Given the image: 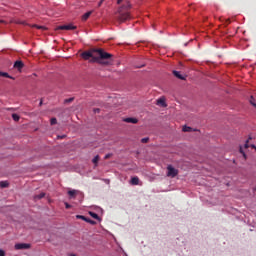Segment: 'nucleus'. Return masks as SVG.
Masks as SVG:
<instances>
[{"mask_svg":"<svg viewBox=\"0 0 256 256\" xmlns=\"http://www.w3.org/2000/svg\"><path fill=\"white\" fill-rule=\"evenodd\" d=\"M14 248L19 251L22 249H31V244H27V243H18L15 244Z\"/></svg>","mask_w":256,"mask_h":256,"instance_id":"39448f33","label":"nucleus"},{"mask_svg":"<svg viewBox=\"0 0 256 256\" xmlns=\"http://www.w3.org/2000/svg\"><path fill=\"white\" fill-rule=\"evenodd\" d=\"M253 103H255V98H253V96L250 97V104L253 105Z\"/></svg>","mask_w":256,"mask_h":256,"instance_id":"cd10ccee","label":"nucleus"},{"mask_svg":"<svg viewBox=\"0 0 256 256\" xmlns=\"http://www.w3.org/2000/svg\"><path fill=\"white\" fill-rule=\"evenodd\" d=\"M167 171V177H172V179L179 175V170L173 168L171 165L167 166Z\"/></svg>","mask_w":256,"mask_h":256,"instance_id":"7ed1b4c3","label":"nucleus"},{"mask_svg":"<svg viewBox=\"0 0 256 256\" xmlns=\"http://www.w3.org/2000/svg\"><path fill=\"white\" fill-rule=\"evenodd\" d=\"M94 53H98L99 57L93 56ZM91 51H84L81 53L82 59L84 61H89L90 63H99V65H113V54L105 52L103 49H94Z\"/></svg>","mask_w":256,"mask_h":256,"instance_id":"f257e3e1","label":"nucleus"},{"mask_svg":"<svg viewBox=\"0 0 256 256\" xmlns=\"http://www.w3.org/2000/svg\"><path fill=\"white\" fill-rule=\"evenodd\" d=\"M0 187H1L2 189H5V187H9V182H7V181H2V182H0Z\"/></svg>","mask_w":256,"mask_h":256,"instance_id":"4468645a","label":"nucleus"},{"mask_svg":"<svg viewBox=\"0 0 256 256\" xmlns=\"http://www.w3.org/2000/svg\"><path fill=\"white\" fill-rule=\"evenodd\" d=\"M129 9H131V3L129 1H126L124 5L118 8L116 19L119 23H125V21H129V19H131Z\"/></svg>","mask_w":256,"mask_h":256,"instance_id":"f03ea898","label":"nucleus"},{"mask_svg":"<svg viewBox=\"0 0 256 256\" xmlns=\"http://www.w3.org/2000/svg\"><path fill=\"white\" fill-rule=\"evenodd\" d=\"M86 223H90L91 225H95V221L87 218Z\"/></svg>","mask_w":256,"mask_h":256,"instance_id":"a878e982","label":"nucleus"},{"mask_svg":"<svg viewBox=\"0 0 256 256\" xmlns=\"http://www.w3.org/2000/svg\"><path fill=\"white\" fill-rule=\"evenodd\" d=\"M76 217H77V219H82V221H88L87 217H85L83 215H77Z\"/></svg>","mask_w":256,"mask_h":256,"instance_id":"4be33fe9","label":"nucleus"},{"mask_svg":"<svg viewBox=\"0 0 256 256\" xmlns=\"http://www.w3.org/2000/svg\"><path fill=\"white\" fill-rule=\"evenodd\" d=\"M75 98H68L66 100H64V103H72V101H74Z\"/></svg>","mask_w":256,"mask_h":256,"instance_id":"b1692460","label":"nucleus"},{"mask_svg":"<svg viewBox=\"0 0 256 256\" xmlns=\"http://www.w3.org/2000/svg\"><path fill=\"white\" fill-rule=\"evenodd\" d=\"M0 77H6L7 79H15L13 76L9 75L7 72H0Z\"/></svg>","mask_w":256,"mask_h":256,"instance_id":"f8f14e48","label":"nucleus"},{"mask_svg":"<svg viewBox=\"0 0 256 256\" xmlns=\"http://www.w3.org/2000/svg\"><path fill=\"white\" fill-rule=\"evenodd\" d=\"M131 185H139V177L135 176L131 178Z\"/></svg>","mask_w":256,"mask_h":256,"instance_id":"9b49d317","label":"nucleus"},{"mask_svg":"<svg viewBox=\"0 0 256 256\" xmlns=\"http://www.w3.org/2000/svg\"><path fill=\"white\" fill-rule=\"evenodd\" d=\"M182 131H184V133H189V132L191 131V127H189V126H184V127L182 128Z\"/></svg>","mask_w":256,"mask_h":256,"instance_id":"f3484780","label":"nucleus"},{"mask_svg":"<svg viewBox=\"0 0 256 256\" xmlns=\"http://www.w3.org/2000/svg\"><path fill=\"white\" fill-rule=\"evenodd\" d=\"M12 119H13L14 121H19L20 117H19V115H17V114H12Z\"/></svg>","mask_w":256,"mask_h":256,"instance_id":"aec40b11","label":"nucleus"},{"mask_svg":"<svg viewBox=\"0 0 256 256\" xmlns=\"http://www.w3.org/2000/svg\"><path fill=\"white\" fill-rule=\"evenodd\" d=\"M89 215L92 216L93 219H99V215L95 212H89Z\"/></svg>","mask_w":256,"mask_h":256,"instance_id":"a211bd4d","label":"nucleus"},{"mask_svg":"<svg viewBox=\"0 0 256 256\" xmlns=\"http://www.w3.org/2000/svg\"><path fill=\"white\" fill-rule=\"evenodd\" d=\"M123 3V0H117V5H121Z\"/></svg>","mask_w":256,"mask_h":256,"instance_id":"72a5a7b5","label":"nucleus"},{"mask_svg":"<svg viewBox=\"0 0 256 256\" xmlns=\"http://www.w3.org/2000/svg\"><path fill=\"white\" fill-rule=\"evenodd\" d=\"M173 75L177 77V79H181L182 81H185V76L181 75V72L179 71H173Z\"/></svg>","mask_w":256,"mask_h":256,"instance_id":"6e6552de","label":"nucleus"},{"mask_svg":"<svg viewBox=\"0 0 256 256\" xmlns=\"http://www.w3.org/2000/svg\"><path fill=\"white\" fill-rule=\"evenodd\" d=\"M92 162L94 163V165H97V163H99V155H96V156L93 158Z\"/></svg>","mask_w":256,"mask_h":256,"instance_id":"6ab92c4d","label":"nucleus"},{"mask_svg":"<svg viewBox=\"0 0 256 256\" xmlns=\"http://www.w3.org/2000/svg\"><path fill=\"white\" fill-rule=\"evenodd\" d=\"M24 67L25 64L21 60H18L14 63V69H17L18 71H21V69H23Z\"/></svg>","mask_w":256,"mask_h":256,"instance_id":"423d86ee","label":"nucleus"},{"mask_svg":"<svg viewBox=\"0 0 256 256\" xmlns=\"http://www.w3.org/2000/svg\"><path fill=\"white\" fill-rule=\"evenodd\" d=\"M226 23H227V25H229V23H231V20H230V19H227V20H226Z\"/></svg>","mask_w":256,"mask_h":256,"instance_id":"e433bc0d","label":"nucleus"},{"mask_svg":"<svg viewBox=\"0 0 256 256\" xmlns=\"http://www.w3.org/2000/svg\"><path fill=\"white\" fill-rule=\"evenodd\" d=\"M0 256H5V252L0 249Z\"/></svg>","mask_w":256,"mask_h":256,"instance_id":"473e14b6","label":"nucleus"},{"mask_svg":"<svg viewBox=\"0 0 256 256\" xmlns=\"http://www.w3.org/2000/svg\"><path fill=\"white\" fill-rule=\"evenodd\" d=\"M100 111H101V109H99V108L94 109V113H99Z\"/></svg>","mask_w":256,"mask_h":256,"instance_id":"2f4dec72","label":"nucleus"},{"mask_svg":"<svg viewBox=\"0 0 256 256\" xmlns=\"http://www.w3.org/2000/svg\"><path fill=\"white\" fill-rule=\"evenodd\" d=\"M141 143H149V137L142 138Z\"/></svg>","mask_w":256,"mask_h":256,"instance_id":"393cba45","label":"nucleus"},{"mask_svg":"<svg viewBox=\"0 0 256 256\" xmlns=\"http://www.w3.org/2000/svg\"><path fill=\"white\" fill-rule=\"evenodd\" d=\"M125 123H133L134 125L139 123V120L137 118H125L124 119Z\"/></svg>","mask_w":256,"mask_h":256,"instance_id":"0eeeda50","label":"nucleus"},{"mask_svg":"<svg viewBox=\"0 0 256 256\" xmlns=\"http://www.w3.org/2000/svg\"><path fill=\"white\" fill-rule=\"evenodd\" d=\"M244 147H245V149H249V140L246 141Z\"/></svg>","mask_w":256,"mask_h":256,"instance_id":"c85d7f7f","label":"nucleus"},{"mask_svg":"<svg viewBox=\"0 0 256 256\" xmlns=\"http://www.w3.org/2000/svg\"><path fill=\"white\" fill-rule=\"evenodd\" d=\"M252 106L255 107V109H256V103H252Z\"/></svg>","mask_w":256,"mask_h":256,"instance_id":"ea45409f","label":"nucleus"},{"mask_svg":"<svg viewBox=\"0 0 256 256\" xmlns=\"http://www.w3.org/2000/svg\"><path fill=\"white\" fill-rule=\"evenodd\" d=\"M73 29H77V26H74L72 24H68V25L58 26L56 28V31H72Z\"/></svg>","mask_w":256,"mask_h":256,"instance_id":"20e7f679","label":"nucleus"},{"mask_svg":"<svg viewBox=\"0 0 256 256\" xmlns=\"http://www.w3.org/2000/svg\"><path fill=\"white\" fill-rule=\"evenodd\" d=\"M157 105H160L161 107H167V104L165 103V99L160 98L157 100Z\"/></svg>","mask_w":256,"mask_h":256,"instance_id":"1a4fd4ad","label":"nucleus"},{"mask_svg":"<svg viewBox=\"0 0 256 256\" xmlns=\"http://www.w3.org/2000/svg\"><path fill=\"white\" fill-rule=\"evenodd\" d=\"M43 197H45V192H41L38 195L34 196V201H39L40 199H43Z\"/></svg>","mask_w":256,"mask_h":256,"instance_id":"9d476101","label":"nucleus"},{"mask_svg":"<svg viewBox=\"0 0 256 256\" xmlns=\"http://www.w3.org/2000/svg\"><path fill=\"white\" fill-rule=\"evenodd\" d=\"M111 157V154H106L105 159H109Z\"/></svg>","mask_w":256,"mask_h":256,"instance_id":"f704fd0d","label":"nucleus"},{"mask_svg":"<svg viewBox=\"0 0 256 256\" xmlns=\"http://www.w3.org/2000/svg\"><path fill=\"white\" fill-rule=\"evenodd\" d=\"M103 1H105V0H101V1L99 2L98 7H101V5L103 4Z\"/></svg>","mask_w":256,"mask_h":256,"instance_id":"c9c22d12","label":"nucleus"},{"mask_svg":"<svg viewBox=\"0 0 256 256\" xmlns=\"http://www.w3.org/2000/svg\"><path fill=\"white\" fill-rule=\"evenodd\" d=\"M32 27H35L36 29H45V26H39V25H33Z\"/></svg>","mask_w":256,"mask_h":256,"instance_id":"bb28decb","label":"nucleus"},{"mask_svg":"<svg viewBox=\"0 0 256 256\" xmlns=\"http://www.w3.org/2000/svg\"><path fill=\"white\" fill-rule=\"evenodd\" d=\"M50 124L51 125H57V118H51Z\"/></svg>","mask_w":256,"mask_h":256,"instance_id":"412c9836","label":"nucleus"},{"mask_svg":"<svg viewBox=\"0 0 256 256\" xmlns=\"http://www.w3.org/2000/svg\"><path fill=\"white\" fill-rule=\"evenodd\" d=\"M39 105H40V107H41V105H43V100H40V104Z\"/></svg>","mask_w":256,"mask_h":256,"instance_id":"58836bf2","label":"nucleus"},{"mask_svg":"<svg viewBox=\"0 0 256 256\" xmlns=\"http://www.w3.org/2000/svg\"><path fill=\"white\" fill-rule=\"evenodd\" d=\"M91 11L86 12L83 16H82V21H87V19H89V17H91Z\"/></svg>","mask_w":256,"mask_h":256,"instance_id":"ddd939ff","label":"nucleus"},{"mask_svg":"<svg viewBox=\"0 0 256 256\" xmlns=\"http://www.w3.org/2000/svg\"><path fill=\"white\" fill-rule=\"evenodd\" d=\"M68 195H69V197H75V195H77V191L76 190H69Z\"/></svg>","mask_w":256,"mask_h":256,"instance_id":"2eb2a0df","label":"nucleus"},{"mask_svg":"<svg viewBox=\"0 0 256 256\" xmlns=\"http://www.w3.org/2000/svg\"><path fill=\"white\" fill-rule=\"evenodd\" d=\"M66 209H71V205L69 203H65Z\"/></svg>","mask_w":256,"mask_h":256,"instance_id":"c756f323","label":"nucleus"},{"mask_svg":"<svg viewBox=\"0 0 256 256\" xmlns=\"http://www.w3.org/2000/svg\"><path fill=\"white\" fill-rule=\"evenodd\" d=\"M58 139H65V136H58Z\"/></svg>","mask_w":256,"mask_h":256,"instance_id":"4c0bfd02","label":"nucleus"},{"mask_svg":"<svg viewBox=\"0 0 256 256\" xmlns=\"http://www.w3.org/2000/svg\"><path fill=\"white\" fill-rule=\"evenodd\" d=\"M240 153L243 155L244 159H247V155L243 151V147H240Z\"/></svg>","mask_w":256,"mask_h":256,"instance_id":"5701e85b","label":"nucleus"},{"mask_svg":"<svg viewBox=\"0 0 256 256\" xmlns=\"http://www.w3.org/2000/svg\"><path fill=\"white\" fill-rule=\"evenodd\" d=\"M12 23H16L17 25H27V23H25V21H21V20H14V21H12Z\"/></svg>","mask_w":256,"mask_h":256,"instance_id":"dca6fc26","label":"nucleus"},{"mask_svg":"<svg viewBox=\"0 0 256 256\" xmlns=\"http://www.w3.org/2000/svg\"><path fill=\"white\" fill-rule=\"evenodd\" d=\"M0 23L4 24V25H7V21L3 20V19H0Z\"/></svg>","mask_w":256,"mask_h":256,"instance_id":"7c9ffc66","label":"nucleus"}]
</instances>
